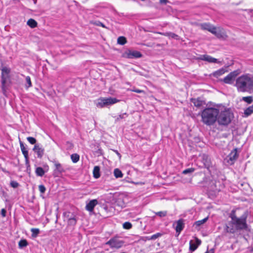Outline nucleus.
Listing matches in <instances>:
<instances>
[{
    "mask_svg": "<svg viewBox=\"0 0 253 253\" xmlns=\"http://www.w3.org/2000/svg\"><path fill=\"white\" fill-rule=\"evenodd\" d=\"M249 212L246 211L240 216L236 214V210H232L229 214V217L231 219L226 225V231L227 233L234 234L241 231H247L249 228L247 223V218Z\"/></svg>",
    "mask_w": 253,
    "mask_h": 253,
    "instance_id": "1",
    "label": "nucleus"
},
{
    "mask_svg": "<svg viewBox=\"0 0 253 253\" xmlns=\"http://www.w3.org/2000/svg\"><path fill=\"white\" fill-rule=\"evenodd\" d=\"M239 92L253 90V76L247 74L237 78L234 85Z\"/></svg>",
    "mask_w": 253,
    "mask_h": 253,
    "instance_id": "2",
    "label": "nucleus"
},
{
    "mask_svg": "<svg viewBox=\"0 0 253 253\" xmlns=\"http://www.w3.org/2000/svg\"><path fill=\"white\" fill-rule=\"evenodd\" d=\"M219 109L213 107H208L201 112V121L207 126L213 125L217 120Z\"/></svg>",
    "mask_w": 253,
    "mask_h": 253,
    "instance_id": "3",
    "label": "nucleus"
},
{
    "mask_svg": "<svg viewBox=\"0 0 253 253\" xmlns=\"http://www.w3.org/2000/svg\"><path fill=\"white\" fill-rule=\"evenodd\" d=\"M233 118V114L229 109H225L223 111L219 112L217 115V120L218 124L220 126H227L231 122Z\"/></svg>",
    "mask_w": 253,
    "mask_h": 253,
    "instance_id": "4",
    "label": "nucleus"
},
{
    "mask_svg": "<svg viewBox=\"0 0 253 253\" xmlns=\"http://www.w3.org/2000/svg\"><path fill=\"white\" fill-rule=\"evenodd\" d=\"M120 100L116 98L108 97V98H100L98 99L97 106L100 108H103L109 105H111L119 102Z\"/></svg>",
    "mask_w": 253,
    "mask_h": 253,
    "instance_id": "5",
    "label": "nucleus"
},
{
    "mask_svg": "<svg viewBox=\"0 0 253 253\" xmlns=\"http://www.w3.org/2000/svg\"><path fill=\"white\" fill-rule=\"evenodd\" d=\"M125 242L119 239L118 237L115 236L111 238L105 245H108L112 249H119L124 245Z\"/></svg>",
    "mask_w": 253,
    "mask_h": 253,
    "instance_id": "6",
    "label": "nucleus"
},
{
    "mask_svg": "<svg viewBox=\"0 0 253 253\" xmlns=\"http://www.w3.org/2000/svg\"><path fill=\"white\" fill-rule=\"evenodd\" d=\"M240 74V70H234L230 72L224 78L220 80L226 84H232L234 83L236 77Z\"/></svg>",
    "mask_w": 253,
    "mask_h": 253,
    "instance_id": "7",
    "label": "nucleus"
},
{
    "mask_svg": "<svg viewBox=\"0 0 253 253\" xmlns=\"http://www.w3.org/2000/svg\"><path fill=\"white\" fill-rule=\"evenodd\" d=\"M143 56L142 54L137 50L127 49L123 54V57L128 58H139Z\"/></svg>",
    "mask_w": 253,
    "mask_h": 253,
    "instance_id": "8",
    "label": "nucleus"
},
{
    "mask_svg": "<svg viewBox=\"0 0 253 253\" xmlns=\"http://www.w3.org/2000/svg\"><path fill=\"white\" fill-rule=\"evenodd\" d=\"M1 87L3 89L5 84L7 82V80L9 78V74L10 73V69L6 67H3L1 69Z\"/></svg>",
    "mask_w": 253,
    "mask_h": 253,
    "instance_id": "9",
    "label": "nucleus"
},
{
    "mask_svg": "<svg viewBox=\"0 0 253 253\" xmlns=\"http://www.w3.org/2000/svg\"><path fill=\"white\" fill-rule=\"evenodd\" d=\"M238 149L234 148L230 153L227 156V162L230 164L233 165L238 158L239 154L237 153Z\"/></svg>",
    "mask_w": 253,
    "mask_h": 253,
    "instance_id": "10",
    "label": "nucleus"
},
{
    "mask_svg": "<svg viewBox=\"0 0 253 253\" xmlns=\"http://www.w3.org/2000/svg\"><path fill=\"white\" fill-rule=\"evenodd\" d=\"M33 151L37 154V157L39 158H42L44 154V150L42 147H40L39 144H35Z\"/></svg>",
    "mask_w": 253,
    "mask_h": 253,
    "instance_id": "11",
    "label": "nucleus"
},
{
    "mask_svg": "<svg viewBox=\"0 0 253 253\" xmlns=\"http://www.w3.org/2000/svg\"><path fill=\"white\" fill-rule=\"evenodd\" d=\"M53 163H54V165L56 168L54 170V173L56 176H59L60 174L65 172L64 168L60 163L56 162L55 161H54Z\"/></svg>",
    "mask_w": 253,
    "mask_h": 253,
    "instance_id": "12",
    "label": "nucleus"
},
{
    "mask_svg": "<svg viewBox=\"0 0 253 253\" xmlns=\"http://www.w3.org/2000/svg\"><path fill=\"white\" fill-rule=\"evenodd\" d=\"M201 244V241L197 238H196V244L191 240L189 243V250L191 252L195 251Z\"/></svg>",
    "mask_w": 253,
    "mask_h": 253,
    "instance_id": "13",
    "label": "nucleus"
},
{
    "mask_svg": "<svg viewBox=\"0 0 253 253\" xmlns=\"http://www.w3.org/2000/svg\"><path fill=\"white\" fill-rule=\"evenodd\" d=\"M97 204L98 201L96 199L92 200L86 204L85 209L88 211L91 212L93 211L95 206L97 205Z\"/></svg>",
    "mask_w": 253,
    "mask_h": 253,
    "instance_id": "14",
    "label": "nucleus"
},
{
    "mask_svg": "<svg viewBox=\"0 0 253 253\" xmlns=\"http://www.w3.org/2000/svg\"><path fill=\"white\" fill-rule=\"evenodd\" d=\"M200 59L204 61H208L209 63H219L220 62L217 61V59L214 58L208 55H201L199 58Z\"/></svg>",
    "mask_w": 253,
    "mask_h": 253,
    "instance_id": "15",
    "label": "nucleus"
},
{
    "mask_svg": "<svg viewBox=\"0 0 253 253\" xmlns=\"http://www.w3.org/2000/svg\"><path fill=\"white\" fill-rule=\"evenodd\" d=\"M176 223L175 229L176 232L179 234L184 227V220L183 219H180L176 222Z\"/></svg>",
    "mask_w": 253,
    "mask_h": 253,
    "instance_id": "16",
    "label": "nucleus"
},
{
    "mask_svg": "<svg viewBox=\"0 0 253 253\" xmlns=\"http://www.w3.org/2000/svg\"><path fill=\"white\" fill-rule=\"evenodd\" d=\"M191 102L194 104V106L199 108L203 105L206 104V102L204 100H203L201 98L199 97L197 99L192 98Z\"/></svg>",
    "mask_w": 253,
    "mask_h": 253,
    "instance_id": "17",
    "label": "nucleus"
},
{
    "mask_svg": "<svg viewBox=\"0 0 253 253\" xmlns=\"http://www.w3.org/2000/svg\"><path fill=\"white\" fill-rule=\"evenodd\" d=\"M201 26L202 29L207 30L211 33H214L213 30H215V27H214L210 23H204L201 24Z\"/></svg>",
    "mask_w": 253,
    "mask_h": 253,
    "instance_id": "18",
    "label": "nucleus"
},
{
    "mask_svg": "<svg viewBox=\"0 0 253 253\" xmlns=\"http://www.w3.org/2000/svg\"><path fill=\"white\" fill-rule=\"evenodd\" d=\"M214 33L212 34H214L217 38L219 39H223L225 36V33L219 29H217L215 27V30H213Z\"/></svg>",
    "mask_w": 253,
    "mask_h": 253,
    "instance_id": "19",
    "label": "nucleus"
},
{
    "mask_svg": "<svg viewBox=\"0 0 253 253\" xmlns=\"http://www.w3.org/2000/svg\"><path fill=\"white\" fill-rule=\"evenodd\" d=\"M202 162L206 168H208L210 166L211 161L208 155L203 154L202 156Z\"/></svg>",
    "mask_w": 253,
    "mask_h": 253,
    "instance_id": "20",
    "label": "nucleus"
},
{
    "mask_svg": "<svg viewBox=\"0 0 253 253\" xmlns=\"http://www.w3.org/2000/svg\"><path fill=\"white\" fill-rule=\"evenodd\" d=\"M226 72H227V71L226 70L225 68H222L213 72L212 73V75L215 78H218L219 76L223 75Z\"/></svg>",
    "mask_w": 253,
    "mask_h": 253,
    "instance_id": "21",
    "label": "nucleus"
},
{
    "mask_svg": "<svg viewBox=\"0 0 253 253\" xmlns=\"http://www.w3.org/2000/svg\"><path fill=\"white\" fill-rule=\"evenodd\" d=\"M93 177L95 178H98L100 176V167L99 166H95L93 170Z\"/></svg>",
    "mask_w": 253,
    "mask_h": 253,
    "instance_id": "22",
    "label": "nucleus"
},
{
    "mask_svg": "<svg viewBox=\"0 0 253 253\" xmlns=\"http://www.w3.org/2000/svg\"><path fill=\"white\" fill-rule=\"evenodd\" d=\"M253 113V105L247 108L244 110V115H245V116H246V117H248V116L251 115Z\"/></svg>",
    "mask_w": 253,
    "mask_h": 253,
    "instance_id": "23",
    "label": "nucleus"
},
{
    "mask_svg": "<svg viewBox=\"0 0 253 253\" xmlns=\"http://www.w3.org/2000/svg\"><path fill=\"white\" fill-rule=\"evenodd\" d=\"M27 25L32 28H34L37 26L38 23L33 19H30L27 23Z\"/></svg>",
    "mask_w": 253,
    "mask_h": 253,
    "instance_id": "24",
    "label": "nucleus"
},
{
    "mask_svg": "<svg viewBox=\"0 0 253 253\" xmlns=\"http://www.w3.org/2000/svg\"><path fill=\"white\" fill-rule=\"evenodd\" d=\"M35 172L37 176H41V177L45 173L44 170H43V168L42 167L37 168L36 169Z\"/></svg>",
    "mask_w": 253,
    "mask_h": 253,
    "instance_id": "25",
    "label": "nucleus"
},
{
    "mask_svg": "<svg viewBox=\"0 0 253 253\" xmlns=\"http://www.w3.org/2000/svg\"><path fill=\"white\" fill-rule=\"evenodd\" d=\"M77 223V219L76 218V216H73V217H70V218L68 220V225L69 226H75Z\"/></svg>",
    "mask_w": 253,
    "mask_h": 253,
    "instance_id": "26",
    "label": "nucleus"
},
{
    "mask_svg": "<svg viewBox=\"0 0 253 253\" xmlns=\"http://www.w3.org/2000/svg\"><path fill=\"white\" fill-rule=\"evenodd\" d=\"M126 42V39L125 37L120 36L118 38L117 43L120 45H124Z\"/></svg>",
    "mask_w": 253,
    "mask_h": 253,
    "instance_id": "27",
    "label": "nucleus"
},
{
    "mask_svg": "<svg viewBox=\"0 0 253 253\" xmlns=\"http://www.w3.org/2000/svg\"><path fill=\"white\" fill-rule=\"evenodd\" d=\"M114 174L116 178H122L123 176L122 172L119 169H114Z\"/></svg>",
    "mask_w": 253,
    "mask_h": 253,
    "instance_id": "28",
    "label": "nucleus"
},
{
    "mask_svg": "<svg viewBox=\"0 0 253 253\" xmlns=\"http://www.w3.org/2000/svg\"><path fill=\"white\" fill-rule=\"evenodd\" d=\"M71 159L73 163H76L79 161L80 156L76 153L73 154L71 155Z\"/></svg>",
    "mask_w": 253,
    "mask_h": 253,
    "instance_id": "29",
    "label": "nucleus"
},
{
    "mask_svg": "<svg viewBox=\"0 0 253 253\" xmlns=\"http://www.w3.org/2000/svg\"><path fill=\"white\" fill-rule=\"evenodd\" d=\"M31 231L32 232V237L33 238L37 237L40 232L38 228H32Z\"/></svg>",
    "mask_w": 253,
    "mask_h": 253,
    "instance_id": "30",
    "label": "nucleus"
},
{
    "mask_svg": "<svg viewBox=\"0 0 253 253\" xmlns=\"http://www.w3.org/2000/svg\"><path fill=\"white\" fill-rule=\"evenodd\" d=\"M28 245V242L26 240L23 239L21 240L18 243L19 248H23Z\"/></svg>",
    "mask_w": 253,
    "mask_h": 253,
    "instance_id": "31",
    "label": "nucleus"
},
{
    "mask_svg": "<svg viewBox=\"0 0 253 253\" xmlns=\"http://www.w3.org/2000/svg\"><path fill=\"white\" fill-rule=\"evenodd\" d=\"M208 217H206L202 220L196 221L195 222L194 224L195 225H196L197 226H200L202 225V224H203L204 223H205L208 220Z\"/></svg>",
    "mask_w": 253,
    "mask_h": 253,
    "instance_id": "32",
    "label": "nucleus"
},
{
    "mask_svg": "<svg viewBox=\"0 0 253 253\" xmlns=\"http://www.w3.org/2000/svg\"><path fill=\"white\" fill-rule=\"evenodd\" d=\"M164 35L174 39H178V36L177 35L172 32L166 33L164 34Z\"/></svg>",
    "mask_w": 253,
    "mask_h": 253,
    "instance_id": "33",
    "label": "nucleus"
},
{
    "mask_svg": "<svg viewBox=\"0 0 253 253\" xmlns=\"http://www.w3.org/2000/svg\"><path fill=\"white\" fill-rule=\"evenodd\" d=\"M128 115L126 113H123L119 115L115 120L116 122L119 121L121 119H124L127 117Z\"/></svg>",
    "mask_w": 253,
    "mask_h": 253,
    "instance_id": "34",
    "label": "nucleus"
},
{
    "mask_svg": "<svg viewBox=\"0 0 253 253\" xmlns=\"http://www.w3.org/2000/svg\"><path fill=\"white\" fill-rule=\"evenodd\" d=\"M195 170V169L194 168H189V169H187L184 170L182 171V173L184 174H191L193 172H194Z\"/></svg>",
    "mask_w": 253,
    "mask_h": 253,
    "instance_id": "35",
    "label": "nucleus"
},
{
    "mask_svg": "<svg viewBox=\"0 0 253 253\" xmlns=\"http://www.w3.org/2000/svg\"><path fill=\"white\" fill-rule=\"evenodd\" d=\"M242 100L249 104L252 103L253 101V99L252 96L243 97L242 98Z\"/></svg>",
    "mask_w": 253,
    "mask_h": 253,
    "instance_id": "36",
    "label": "nucleus"
},
{
    "mask_svg": "<svg viewBox=\"0 0 253 253\" xmlns=\"http://www.w3.org/2000/svg\"><path fill=\"white\" fill-rule=\"evenodd\" d=\"M123 228L126 229H130L132 228V224L129 222H125L123 224Z\"/></svg>",
    "mask_w": 253,
    "mask_h": 253,
    "instance_id": "37",
    "label": "nucleus"
},
{
    "mask_svg": "<svg viewBox=\"0 0 253 253\" xmlns=\"http://www.w3.org/2000/svg\"><path fill=\"white\" fill-rule=\"evenodd\" d=\"M156 215L161 217H165L167 215V211H158L155 213Z\"/></svg>",
    "mask_w": 253,
    "mask_h": 253,
    "instance_id": "38",
    "label": "nucleus"
},
{
    "mask_svg": "<svg viewBox=\"0 0 253 253\" xmlns=\"http://www.w3.org/2000/svg\"><path fill=\"white\" fill-rule=\"evenodd\" d=\"M10 185L11 187L16 188L19 186V184L16 181L12 180L10 181Z\"/></svg>",
    "mask_w": 253,
    "mask_h": 253,
    "instance_id": "39",
    "label": "nucleus"
},
{
    "mask_svg": "<svg viewBox=\"0 0 253 253\" xmlns=\"http://www.w3.org/2000/svg\"><path fill=\"white\" fill-rule=\"evenodd\" d=\"M27 139L31 144H36L37 140L34 137H28Z\"/></svg>",
    "mask_w": 253,
    "mask_h": 253,
    "instance_id": "40",
    "label": "nucleus"
},
{
    "mask_svg": "<svg viewBox=\"0 0 253 253\" xmlns=\"http://www.w3.org/2000/svg\"><path fill=\"white\" fill-rule=\"evenodd\" d=\"M64 216L65 217L68 219L70 218V217H73V216L75 215L73 214V213L68 211L64 213Z\"/></svg>",
    "mask_w": 253,
    "mask_h": 253,
    "instance_id": "41",
    "label": "nucleus"
},
{
    "mask_svg": "<svg viewBox=\"0 0 253 253\" xmlns=\"http://www.w3.org/2000/svg\"><path fill=\"white\" fill-rule=\"evenodd\" d=\"M162 235V233H157L156 234H154L151 236V239H152V240H154L156 239L157 238L161 237Z\"/></svg>",
    "mask_w": 253,
    "mask_h": 253,
    "instance_id": "42",
    "label": "nucleus"
},
{
    "mask_svg": "<svg viewBox=\"0 0 253 253\" xmlns=\"http://www.w3.org/2000/svg\"><path fill=\"white\" fill-rule=\"evenodd\" d=\"M39 189L42 194L44 193L46 190L45 186L42 184L39 186Z\"/></svg>",
    "mask_w": 253,
    "mask_h": 253,
    "instance_id": "43",
    "label": "nucleus"
},
{
    "mask_svg": "<svg viewBox=\"0 0 253 253\" xmlns=\"http://www.w3.org/2000/svg\"><path fill=\"white\" fill-rule=\"evenodd\" d=\"M19 143H20V148H21L22 152L27 150V148H26L25 146L24 145V144L22 141L20 140Z\"/></svg>",
    "mask_w": 253,
    "mask_h": 253,
    "instance_id": "44",
    "label": "nucleus"
},
{
    "mask_svg": "<svg viewBox=\"0 0 253 253\" xmlns=\"http://www.w3.org/2000/svg\"><path fill=\"white\" fill-rule=\"evenodd\" d=\"M26 83L28 84V87L32 86V83L31 81L30 77L29 76L26 77Z\"/></svg>",
    "mask_w": 253,
    "mask_h": 253,
    "instance_id": "45",
    "label": "nucleus"
},
{
    "mask_svg": "<svg viewBox=\"0 0 253 253\" xmlns=\"http://www.w3.org/2000/svg\"><path fill=\"white\" fill-rule=\"evenodd\" d=\"M95 24L98 26H101L103 28H106V26L104 25V24L100 21H96L95 22Z\"/></svg>",
    "mask_w": 253,
    "mask_h": 253,
    "instance_id": "46",
    "label": "nucleus"
},
{
    "mask_svg": "<svg viewBox=\"0 0 253 253\" xmlns=\"http://www.w3.org/2000/svg\"><path fill=\"white\" fill-rule=\"evenodd\" d=\"M6 213V211L4 209H2L1 210V215L3 217H5Z\"/></svg>",
    "mask_w": 253,
    "mask_h": 253,
    "instance_id": "47",
    "label": "nucleus"
},
{
    "mask_svg": "<svg viewBox=\"0 0 253 253\" xmlns=\"http://www.w3.org/2000/svg\"><path fill=\"white\" fill-rule=\"evenodd\" d=\"M22 154H23L24 156V158H28L29 157V155H28V151L27 150H25V151H22Z\"/></svg>",
    "mask_w": 253,
    "mask_h": 253,
    "instance_id": "48",
    "label": "nucleus"
},
{
    "mask_svg": "<svg viewBox=\"0 0 253 253\" xmlns=\"http://www.w3.org/2000/svg\"><path fill=\"white\" fill-rule=\"evenodd\" d=\"M117 203L119 206H121L122 207H123L125 206V203L121 200H119L117 201Z\"/></svg>",
    "mask_w": 253,
    "mask_h": 253,
    "instance_id": "49",
    "label": "nucleus"
},
{
    "mask_svg": "<svg viewBox=\"0 0 253 253\" xmlns=\"http://www.w3.org/2000/svg\"><path fill=\"white\" fill-rule=\"evenodd\" d=\"M113 151L118 155L119 159H121L122 156L121 154L118 152V151L116 150H113Z\"/></svg>",
    "mask_w": 253,
    "mask_h": 253,
    "instance_id": "50",
    "label": "nucleus"
},
{
    "mask_svg": "<svg viewBox=\"0 0 253 253\" xmlns=\"http://www.w3.org/2000/svg\"><path fill=\"white\" fill-rule=\"evenodd\" d=\"M142 239H143V240H144V241L152 240V239H151V236L144 237H143Z\"/></svg>",
    "mask_w": 253,
    "mask_h": 253,
    "instance_id": "51",
    "label": "nucleus"
},
{
    "mask_svg": "<svg viewBox=\"0 0 253 253\" xmlns=\"http://www.w3.org/2000/svg\"><path fill=\"white\" fill-rule=\"evenodd\" d=\"M25 163H26V165L28 167H29V166H30V165H29V157H28V158H25Z\"/></svg>",
    "mask_w": 253,
    "mask_h": 253,
    "instance_id": "52",
    "label": "nucleus"
},
{
    "mask_svg": "<svg viewBox=\"0 0 253 253\" xmlns=\"http://www.w3.org/2000/svg\"><path fill=\"white\" fill-rule=\"evenodd\" d=\"M168 2V0H160V2L161 4H166L167 2Z\"/></svg>",
    "mask_w": 253,
    "mask_h": 253,
    "instance_id": "53",
    "label": "nucleus"
},
{
    "mask_svg": "<svg viewBox=\"0 0 253 253\" xmlns=\"http://www.w3.org/2000/svg\"><path fill=\"white\" fill-rule=\"evenodd\" d=\"M205 253H214V250L211 249L210 251H207Z\"/></svg>",
    "mask_w": 253,
    "mask_h": 253,
    "instance_id": "54",
    "label": "nucleus"
},
{
    "mask_svg": "<svg viewBox=\"0 0 253 253\" xmlns=\"http://www.w3.org/2000/svg\"><path fill=\"white\" fill-rule=\"evenodd\" d=\"M133 91L136 93H141L143 91L142 90L139 89H134Z\"/></svg>",
    "mask_w": 253,
    "mask_h": 253,
    "instance_id": "55",
    "label": "nucleus"
}]
</instances>
